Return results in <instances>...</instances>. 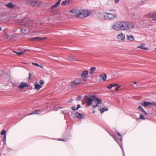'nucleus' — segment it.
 Listing matches in <instances>:
<instances>
[{"instance_id":"nucleus-1","label":"nucleus","mask_w":156,"mask_h":156,"mask_svg":"<svg viewBox=\"0 0 156 156\" xmlns=\"http://www.w3.org/2000/svg\"><path fill=\"white\" fill-rule=\"evenodd\" d=\"M134 25L133 23L126 21L118 22L114 23L112 27L113 29L116 31L128 30L133 29Z\"/></svg>"},{"instance_id":"nucleus-2","label":"nucleus","mask_w":156,"mask_h":156,"mask_svg":"<svg viewBox=\"0 0 156 156\" xmlns=\"http://www.w3.org/2000/svg\"><path fill=\"white\" fill-rule=\"evenodd\" d=\"M116 133L119 136L121 137L119 139H118L115 136L113 135L112 136L113 137L115 140L118 143V144L120 146V147L121 148L122 150L123 156H125L124 152L123 149V147L122 146V136L119 133L117 132Z\"/></svg>"},{"instance_id":"nucleus-3","label":"nucleus","mask_w":156,"mask_h":156,"mask_svg":"<svg viewBox=\"0 0 156 156\" xmlns=\"http://www.w3.org/2000/svg\"><path fill=\"white\" fill-rule=\"evenodd\" d=\"M80 78H76L72 81L70 84V87L72 89L76 88L78 85L84 83Z\"/></svg>"},{"instance_id":"nucleus-4","label":"nucleus","mask_w":156,"mask_h":156,"mask_svg":"<svg viewBox=\"0 0 156 156\" xmlns=\"http://www.w3.org/2000/svg\"><path fill=\"white\" fill-rule=\"evenodd\" d=\"M105 13L106 15L104 16V18H100V20H105L106 18H108L109 20H113L117 17V15L116 14H112L109 12H105Z\"/></svg>"},{"instance_id":"nucleus-5","label":"nucleus","mask_w":156,"mask_h":156,"mask_svg":"<svg viewBox=\"0 0 156 156\" xmlns=\"http://www.w3.org/2000/svg\"><path fill=\"white\" fill-rule=\"evenodd\" d=\"M88 72V71L85 70L83 71L81 75V79L82 80V82L84 83L87 81V78Z\"/></svg>"},{"instance_id":"nucleus-6","label":"nucleus","mask_w":156,"mask_h":156,"mask_svg":"<svg viewBox=\"0 0 156 156\" xmlns=\"http://www.w3.org/2000/svg\"><path fill=\"white\" fill-rule=\"evenodd\" d=\"M91 12L87 10L82 9V18L86 17L90 15Z\"/></svg>"},{"instance_id":"nucleus-7","label":"nucleus","mask_w":156,"mask_h":156,"mask_svg":"<svg viewBox=\"0 0 156 156\" xmlns=\"http://www.w3.org/2000/svg\"><path fill=\"white\" fill-rule=\"evenodd\" d=\"M82 9H76L75 13V16L77 18H82Z\"/></svg>"},{"instance_id":"nucleus-8","label":"nucleus","mask_w":156,"mask_h":156,"mask_svg":"<svg viewBox=\"0 0 156 156\" xmlns=\"http://www.w3.org/2000/svg\"><path fill=\"white\" fill-rule=\"evenodd\" d=\"M47 38L46 37H33L29 39V40L30 41H41L44 39H45Z\"/></svg>"},{"instance_id":"nucleus-9","label":"nucleus","mask_w":156,"mask_h":156,"mask_svg":"<svg viewBox=\"0 0 156 156\" xmlns=\"http://www.w3.org/2000/svg\"><path fill=\"white\" fill-rule=\"evenodd\" d=\"M85 99H87V101L86 102L88 106H90L92 105L93 99L89 97L88 96L86 95L85 96Z\"/></svg>"},{"instance_id":"nucleus-10","label":"nucleus","mask_w":156,"mask_h":156,"mask_svg":"<svg viewBox=\"0 0 156 156\" xmlns=\"http://www.w3.org/2000/svg\"><path fill=\"white\" fill-rule=\"evenodd\" d=\"M116 38L117 39H120L121 40L123 41L125 40V35L121 32L117 35Z\"/></svg>"},{"instance_id":"nucleus-11","label":"nucleus","mask_w":156,"mask_h":156,"mask_svg":"<svg viewBox=\"0 0 156 156\" xmlns=\"http://www.w3.org/2000/svg\"><path fill=\"white\" fill-rule=\"evenodd\" d=\"M27 4L33 6H35L38 4V2L36 1L29 0L27 1Z\"/></svg>"},{"instance_id":"nucleus-12","label":"nucleus","mask_w":156,"mask_h":156,"mask_svg":"<svg viewBox=\"0 0 156 156\" xmlns=\"http://www.w3.org/2000/svg\"><path fill=\"white\" fill-rule=\"evenodd\" d=\"M75 115L76 118L80 119H84L85 118L83 115L77 112H76Z\"/></svg>"},{"instance_id":"nucleus-13","label":"nucleus","mask_w":156,"mask_h":156,"mask_svg":"<svg viewBox=\"0 0 156 156\" xmlns=\"http://www.w3.org/2000/svg\"><path fill=\"white\" fill-rule=\"evenodd\" d=\"M28 86V84L25 82H21L18 86V87L20 89H23L25 87H27Z\"/></svg>"},{"instance_id":"nucleus-14","label":"nucleus","mask_w":156,"mask_h":156,"mask_svg":"<svg viewBox=\"0 0 156 156\" xmlns=\"http://www.w3.org/2000/svg\"><path fill=\"white\" fill-rule=\"evenodd\" d=\"M95 99L97 101V103L95 105L93 106L92 107L94 108L97 107L99 104L102 103L101 100V99H99L98 98H95Z\"/></svg>"},{"instance_id":"nucleus-15","label":"nucleus","mask_w":156,"mask_h":156,"mask_svg":"<svg viewBox=\"0 0 156 156\" xmlns=\"http://www.w3.org/2000/svg\"><path fill=\"white\" fill-rule=\"evenodd\" d=\"M153 103H151L150 102H146V101H144L143 104H141L144 107L150 105H153Z\"/></svg>"},{"instance_id":"nucleus-16","label":"nucleus","mask_w":156,"mask_h":156,"mask_svg":"<svg viewBox=\"0 0 156 156\" xmlns=\"http://www.w3.org/2000/svg\"><path fill=\"white\" fill-rule=\"evenodd\" d=\"M126 39L131 41H133L134 40L133 36L132 35H127Z\"/></svg>"},{"instance_id":"nucleus-17","label":"nucleus","mask_w":156,"mask_h":156,"mask_svg":"<svg viewBox=\"0 0 156 156\" xmlns=\"http://www.w3.org/2000/svg\"><path fill=\"white\" fill-rule=\"evenodd\" d=\"M144 46L145 44L144 43H143L140 44V45L139 46H137V48H140L145 50H147L148 49V48L147 47H144Z\"/></svg>"},{"instance_id":"nucleus-18","label":"nucleus","mask_w":156,"mask_h":156,"mask_svg":"<svg viewBox=\"0 0 156 156\" xmlns=\"http://www.w3.org/2000/svg\"><path fill=\"white\" fill-rule=\"evenodd\" d=\"M5 6L8 8L12 9L15 7V5L13 4L11 2H10L6 5Z\"/></svg>"},{"instance_id":"nucleus-19","label":"nucleus","mask_w":156,"mask_h":156,"mask_svg":"<svg viewBox=\"0 0 156 156\" xmlns=\"http://www.w3.org/2000/svg\"><path fill=\"white\" fill-rule=\"evenodd\" d=\"M61 0H59L55 5H53L51 7V9L57 7L60 4Z\"/></svg>"},{"instance_id":"nucleus-20","label":"nucleus","mask_w":156,"mask_h":156,"mask_svg":"<svg viewBox=\"0 0 156 156\" xmlns=\"http://www.w3.org/2000/svg\"><path fill=\"white\" fill-rule=\"evenodd\" d=\"M41 87V85L39 84L38 83H36L35 85V87L34 89H36L37 91H38Z\"/></svg>"},{"instance_id":"nucleus-21","label":"nucleus","mask_w":156,"mask_h":156,"mask_svg":"<svg viewBox=\"0 0 156 156\" xmlns=\"http://www.w3.org/2000/svg\"><path fill=\"white\" fill-rule=\"evenodd\" d=\"M100 77H101L104 81H105L107 79V75L103 73L100 75Z\"/></svg>"},{"instance_id":"nucleus-22","label":"nucleus","mask_w":156,"mask_h":156,"mask_svg":"<svg viewBox=\"0 0 156 156\" xmlns=\"http://www.w3.org/2000/svg\"><path fill=\"white\" fill-rule=\"evenodd\" d=\"M70 2V1L69 0H65L64 1H63L62 2L61 4L62 5H65L67 4L69 5Z\"/></svg>"},{"instance_id":"nucleus-23","label":"nucleus","mask_w":156,"mask_h":156,"mask_svg":"<svg viewBox=\"0 0 156 156\" xmlns=\"http://www.w3.org/2000/svg\"><path fill=\"white\" fill-rule=\"evenodd\" d=\"M108 108L107 107H104L100 109V112L101 114H102L104 112L107 111Z\"/></svg>"},{"instance_id":"nucleus-24","label":"nucleus","mask_w":156,"mask_h":156,"mask_svg":"<svg viewBox=\"0 0 156 156\" xmlns=\"http://www.w3.org/2000/svg\"><path fill=\"white\" fill-rule=\"evenodd\" d=\"M41 112V111L36 110L33 113H31L30 114H29L28 115H32L34 114H40Z\"/></svg>"},{"instance_id":"nucleus-25","label":"nucleus","mask_w":156,"mask_h":156,"mask_svg":"<svg viewBox=\"0 0 156 156\" xmlns=\"http://www.w3.org/2000/svg\"><path fill=\"white\" fill-rule=\"evenodd\" d=\"M76 9H73L69 11V13H75Z\"/></svg>"},{"instance_id":"nucleus-26","label":"nucleus","mask_w":156,"mask_h":156,"mask_svg":"<svg viewBox=\"0 0 156 156\" xmlns=\"http://www.w3.org/2000/svg\"><path fill=\"white\" fill-rule=\"evenodd\" d=\"M6 132L5 130H3L1 133V135H4V136H6Z\"/></svg>"},{"instance_id":"nucleus-27","label":"nucleus","mask_w":156,"mask_h":156,"mask_svg":"<svg viewBox=\"0 0 156 156\" xmlns=\"http://www.w3.org/2000/svg\"><path fill=\"white\" fill-rule=\"evenodd\" d=\"M96 69V68L95 67H92L90 68V71L93 72H94Z\"/></svg>"},{"instance_id":"nucleus-28","label":"nucleus","mask_w":156,"mask_h":156,"mask_svg":"<svg viewBox=\"0 0 156 156\" xmlns=\"http://www.w3.org/2000/svg\"><path fill=\"white\" fill-rule=\"evenodd\" d=\"M139 119H141L144 120L145 119V118L144 117V115H140L139 117Z\"/></svg>"},{"instance_id":"nucleus-29","label":"nucleus","mask_w":156,"mask_h":156,"mask_svg":"<svg viewBox=\"0 0 156 156\" xmlns=\"http://www.w3.org/2000/svg\"><path fill=\"white\" fill-rule=\"evenodd\" d=\"M139 109L142 112L144 110L143 108L141 106H139L138 107Z\"/></svg>"},{"instance_id":"nucleus-30","label":"nucleus","mask_w":156,"mask_h":156,"mask_svg":"<svg viewBox=\"0 0 156 156\" xmlns=\"http://www.w3.org/2000/svg\"><path fill=\"white\" fill-rule=\"evenodd\" d=\"M39 83L41 85H43L44 83V82L42 80H41L39 81Z\"/></svg>"},{"instance_id":"nucleus-31","label":"nucleus","mask_w":156,"mask_h":156,"mask_svg":"<svg viewBox=\"0 0 156 156\" xmlns=\"http://www.w3.org/2000/svg\"><path fill=\"white\" fill-rule=\"evenodd\" d=\"M32 77V75L31 74V73H29V77H28V79L29 80H30L31 79V78Z\"/></svg>"},{"instance_id":"nucleus-32","label":"nucleus","mask_w":156,"mask_h":156,"mask_svg":"<svg viewBox=\"0 0 156 156\" xmlns=\"http://www.w3.org/2000/svg\"><path fill=\"white\" fill-rule=\"evenodd\" d=\"M112 87H113L112 84L108 85V88L109 89H111Z\"/></svg>"},{"instance_id":"nucleus-33","label":"nucleus","mask_w":156,"mask_h":156,"mask_svg":"<svg viewBox=\"0 0 156 156\" xmlns=\"http://www.w3.org/2000/svg\"><path fill=\"white\" fill-rule=\"evenodd\" d=\"M120 86L119 85L117 86V87L115 88V90L116 91H118L120 87Z\"/></svg>"},{"instance_id":"nucleus-34","label":"nucleus","mask_w":156,"mask_h":156,"mask_svg":"<svg viewBox=\"0 0 156 156\" xmlns=\"http://www.w3.org/2000/svg\"><path fill=\"white\" fill-rule=\"evenodd\" d=\"M4 142H5L6 141V136H5L2 140Z\"/></svg>"},{"instance_id":"nucleus-35","label":"nucleus","mask_w":156,"mask_h":156,"mask_svg":"<svg viewBox=\"0 0 156 156\" xmlns=\"http://www.w3.org/2000/svg\"><path fill=\"white\" fill-rule=\"evenodd\" d=\"M80 108V105L79 104H78V105H77V107H76V110H77L78 109H79V108Z\"/></svg>"},{"instance_id":"nucleus-36","label":"nucleus","mask_w":156,"mask_h":156,"mask_svg":"<svg viewBox=\"0 0 156 156\" xmlns=\"http://www.w3.org/2000/svg\"><path fill=\"white\" fill-rule=\"evenodd\" d=\"M26 29H21L20 30V32L22 33H24L25 31H26Z\"/></svg>"},{"instance_id":"nucleus-37","label":"nucleus","mask_w":156,"mask_h":156,"mask_svg":"<svg viewBox=\"0 0 156 156\" xmlns=\"http://www.w3.org/2000/svg\"><path fill=\"white\" fill-rule=\"evenodd\" d=\"M32 63L34 66H39V64L38 63H37L32 62Z\"/></svg>"},{"instance_id":"nucleus-38","label":"nucleus","mask_w":156,"mask_h":156,"mask_svg":"<svg viewBox=\"0 0 156 156\" xmlns=\"http://www.w3.org/2000/svg\"><path fill=\"white\" fill-rule=\"evenodd\" d=\"M152 18L153 20H156V15L153 16Z\"/></svg>"},{"instance_id":"nucleus-39","label":"nucleus","mask_w":156,"mask_h":156,"mask_svg":"<svg viewBox=\"0 0 156 156\" xmlns=\"http://www.w3.org/2000/svg\"><path fill=\"white\" fill-rule=\"evenodd\" d=\"M112 87H116V86H118L119 85L118 84H115V83H113V84H112Z\"/></svg>"},{"instance_id":"nucleus-40","label":"nucleus","mask_w":156,"mask_h":156,"mask_svg":"<svg viewBox=\"0 0 156 156\" xmlns=\"http://www.w3.org/2000/svg\"><path fill=\"white\" fill-rule=\"evenodd\" d=\"M17 53V54L19 55H22V54H23V52H17L16 53Z\"/></svg>"},{"instance_id":"nucleus-41","label":"nucleus","mask_w":156,"mask_h":156,"mask_svg":"<svg viewBox=\"0 0 156 156\" xmlns=\"http://www.w3.org/2000/svg\"><path fill=\"white\" fill-rule=\"evenodd\" d=\"M75 108V106H74L73 107H72V110L73 111H75V110H76V109Z\"/></svg>"},{"instance_id":"nucleus-42","label":"nucleus","mask_w":156,"mask_h":156,"mask_svg":"<svg viewBox=\"0 0 156 156\" xmlns=\"http://www.w3.org/2000/svg\"><path fill=\"white\" fill-rule=\"evenodd\" d=\"M58 140H61V141H67V140H65L64 139H58Z\"/></svg>"},{"instance_id":"nucleus-43","label":"nucleus","mask_w":156,"mask_h":156,"mask_svg":"<svg viewBox=\"0 0 156 156\" xmlns=\"http://www.w3.org/2000/svg\"><path fill=\"white\" fill-rule=\"evenodd\" d=\"M94 73V72H93V71H90L89 72V73H90V74L91 75H93V74Z\"/></svg>"},{"instance_id":"nucleus-44","label":"nucleus","mask_w":156,"mask_h":156,"mask_svg":"<svg viewBox=\"0 0 156 156\" xmlns=\"http://www.w3.org/2000/svg\"><path fill=\"white\" fill-rule=\"evenodd\" d=\"M81 98V97L80 96H79L78 97L77 99L78 100H80Z\"/></svg>"},{"instance_id":"nucleus-45","label":"nucleus","mask_w":156,"mask_h":156,"mask_svg":"<svg viewBox=\"0 0 156 156\" xmlns=\"http://www.w3.org/2000/svg\"><path fill=\"white\" fill-rule=\"evenodd\" d=\"M120 0H114L115 3H118Z\"/></svg>"},{"instance_id":"nucleus-46","label":"nucleus","mask_w":156,"mask_h":156,"mask_svg":"<svg viewBox=\"0 0 156 156\" xmlns=\"http://www.w3.org/2000/svg\"><path fill=\"white\" fill-rule=\"evenodd\" d=\"M73 101V99L71 98L69 100V103H72Z\"/></svg>"},{"instance_id":"nucleus-47","label":"nucleus","mask_w":156,"mask_h":156,"mask_svg":"<svg viewBox=\"0 0 156 156\" xmlns=\"http://www.w3.org/2000/svg\"><path fill=\"white\" fill-rule=\"evenodd\" d=\"M143 112H144L145 115H147L148 114L147 113V112L145 110H144V111Z\"/></svg>"},{"instance_id":"nucleus-48","label":"nucleus","mask_w":156,"mask_h":156,"mask_svg":"<svg viewBox=\"0 0 156 156\" xmlns=\"http://www.w3.org/2000/svg\"><path fill=\"white\" fill-rule=\"evenodd\" d=\"M91 97H93L95 99V98H96V96L95 95H92V96H91Z\"/></svg>"},{"instance_id":"nucleus-49","label":"nucleus","mask_w":156,"mask_h":156,"mask_svg":"<svg viewBox=\"0 0 156 156\" xmlns=\"http://www.w3.org/2000/svg\"><path fill=\"white\" fill-rule=\"evenodd\" d=\"M153 106H156V103H153Z\"/></svg>"},{"instance_id":"nucleus-50","label":"nucleus","mask_w":156,"mask_h":156,"mask_svg":"<svg viewBox=\"0 0 156 156\" xmlns=\"http://www.w3.org/2000/svg\"><path fill=\"white\" fill-rule=\"evenodd\" d=\"M62 114H64V117H65V113L64 112V111H62Z\"/></svg>"},{"instance_id":"nucleus-51","label":"nucleus","mask_w":156,"mask_h":156,"mask_svg":"<svg viewBox=\"0 0 156 156\" xmlns=\"http://www.w3.org/2000/svg\"><path fill=\"white\" fill-rule=\"evenodd\" d=\"M68 60H69V61H71V59L69 58H68Z\"/></svg>"},{"instance_id":"nucleus-52","label":"nucleus","mask_w":156,"mask_h":156,"mask_svg":"<svg viewBox=\"0 0 156 156\" xmlns=\"http://www.w3.org/2000/svg\"><path fill=\"white\" fill-rule=\"evenodd\" d=\"M109 11H114L113 10V9H111V10H110Z\"/></svg>"},{"instance_id":"nucleus-53","label":"nucleus","mask_w":156,"mask_h":156,"mask_svg":"<svg viewBox=\"0 0 156 156\" xmlns=\"http://www.w3.org/2000/svg\"><path fill=\"white\" fill-rule=\"evenodd\" d=\"M133 83H134V84H136V82H133Z\"/></svg>"},{"instance_id":"nucleus-54","label":"nucleus","mask_w":156,"mask_h":156,"mask_svg":"<svg viewBox=\"0 0 156 156\" xmlns=\"http://www.w3.org/2000/svg\"><path fill=\"white\" fill-rule=\"evenodd\" d=\"M39 66L41 68H43L42 66H40V65H39Z\"/></svg>"},{"instance_id":"nucleus-55","label":"nucleus","mask_w":156,"mask_h":156,"mask_svg":"<svg viewBox=\"0 0 156 156\" xmlns=\"http://www.w3.org/2000/svg\"><path fill=\"white\" fill-rule=\"evenodd\" d=\"M62 108H61V107H59V108H58V109H62Z\"/></svg>"},{"instance_id":"nucleus-56","label":"nucleus","mask_w":156,"mask_h":156,"mask_svg":"<svg viewBox=\"0 0 156 156\" xmlns=\"http://www.w3.org/2000/svg\"><path fill=\"white\" fill-rule=\"evenodd\" d=\"M1 30H2V28H1V27L0 26V31Z\"/></svg>"},{"instance_id":"nucleus-57","label":"nucleus","mask_w":156,"mask_h":156,"mask_svg":"<svg viewBox=\"0 0 156 156\" xmlns=\"http://www.w3.org/2000/svg\"><path fill=\"white\" fill-rule=\"evenodd\" d=\"M58 110V109H57L55 110V111H57Z\"/></svg>"},{"instance_id":"nucleus-58","label":"nucleus","mask_w":156,"mask_h":156,"mask_svg":"<svg viewBox=\"0 0 156 156\" xmlns=\"http://www.w3.org/2000/svg\"><path fill=\"white\" fill-rule=\"evenodd\" d=\"M155 49H156V48H155Z\"/></svg>"},{"instance_id":"nucleus-59","label":"nucleus","mask_w":156,"mask_h":156,"mask_svg":"<svg viewBox=\"0 0 156 156\" xmlns=\"http://www.w3.org/2000/svg\"><path fill=\"white\" fill-rule=\"evenodd\" d=\"M0 156H1V154H0Z\"/></svg>"}]
</instances>
